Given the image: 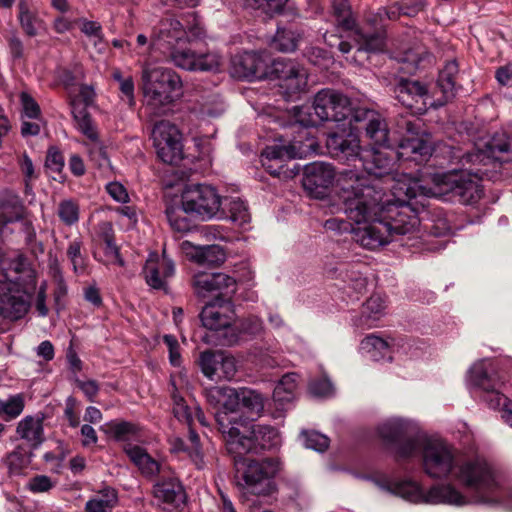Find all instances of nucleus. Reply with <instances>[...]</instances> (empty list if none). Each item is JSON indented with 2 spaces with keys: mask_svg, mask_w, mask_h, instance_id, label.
I'll return each instance as SVG.
<instances>
[{
  "mask_svg": "<svg viewBox=\"0 0 512 512\" xmlns=\"http://www.w3.org/2000/svg\"><path fill=\"white\" fill-rule=\"evenodd\" d=\"M272 73L278 79L279 87L288 97L300 93L307 86V71L295 61L276 59L272 62Z\"/></svg>",
  "mask_w": 512,
  "mask_h": 512,
  "instance_id": "18",
  "label": "nucleus"
},
{
  "mask_svg": "<svg viewBox=\"0 0 512 512\" xmlns=\"http://www.w3.org/2000/svg\"><path fill=\"white\" fill-rule=\"evenodd\" d=\"M386 308V297L380 294L372 295L363 305L361 315L354 320V325L362 329L375 327L386 314Z\"/></svg>",
  "mask_w": 512,
  "mask_h": 512,
  "instance_id": "29",
  "label": "nucleus"
},
{
  "mask_svg": "<svg viewBox=\"0 0 512 512\" xmlns=\"http://www.w3.org/2000/svg\"><path fill=\"white\" fill-rule=\"evenodd\" d=\"M453 479L464 486L470 495L463 494L450 483L432 486L427 491L410 479L394 480L380 477L374 480L380 490L414 504H447L466 506L481 504L505 506L512 510V489L507 491L493 466L482 456L460 458Z\"/></svg>",
  "mask_w": 512,
  "mask_h": 512,
  "instance_id": "3",
  "label": "nucleus"
},
{
  "mask_svg": "<svg viewBox=\"0 0 512 512\" xmlns=\"http://www.w3.org/2000/svg\"><path fill=\"white\" fill-rule=\"evenodd\" d=\"M497 81L504 86L512 85V64H507L497 69L496 71Z\"/></svg>",
  "mask_w": 512,
  "mask_h": 512,
  "instance_id": "64",
  "label": "nucleus"
},
{
  "mask_svg": "<svg viewBox=\"0 0 512 512\" xmlns=\"http://www.w3.org/2000/svg\"><path fill=\"white\" fill-rule=\"evenodd\" d=\"M124 452L145 476L160 474V479L154 485V496L169 508H177L185 503L186 494L178 478L170 468L153 459L144 448L127 444Z\"/></svg>",
  "mask_w": 512,
  "mask_h": 512,
  "instance_id": "7",
  "label": "nucleus"
},
{
  "mask_svg": "<svg viewBox=\"0 0 512 512\" xmlns=\"http://www.w3.org/2000/svg\"><path fill=\"white\" fill-rule=\"evenodd\" d=\"M229 213L231 221L244 228L250 223L251 215L247 204L240 198H232L229 202Z\"/></svg>",
  "mask_w": 512,
  "mask_h": 512,
  "instance_id": "44",
  "label": "nucleus"
},
{
  "mask_svg": "<svg viewBox=\"0 0 512 512\" xmlns=\"http://www.w3.org/2000/svg\"><path fill=\"white\" fill-rule=\"evenodd\" d=\"M301 33L291 28H278L270 45L280 52H293L297 49Z\"/></svg>",
  "mask_w": 512,
  "mask_h": 512,
  "instance_id": "35",
  "label": "nucleus"
},
{
  "mask_svg": "<svg viewBox=\"0 0 512 512\" xmlns=\"http://www.w3.org/2000/svg\"><path fill=\"white\" fill-rule=\"evenodd\" d=\"M160 131L164 130L165 133H161V137L165 142L174 140L175 137H179V129L176 125L170 123L169 121H160L154 125L153 131H157L160 129Z\"/></svg>",
  "mask_w": 512,
  "mask_h": 512,
  "instance_id": "60",
  "label": "nucleus"
},
{
  "mask_svg": "<svg viewBox=\"0 0 512 512\" xmlns=\"http://www.w3.org/2000/svg\"><path fill=\"white\" fill-rule=\"evenodd\" d=\"M309 391L316 397H327L332 394L333 386L331 382L324 377L319 380H312L309 384Z\"/></svg>",
  "mask_w": 512,
  "mask_h": 512,
  "instance_id": "56",
  "label": "nucleus"
},
{
  "mask_svg": "<svg viewBox=\"0 0 512 512\" xmlns=\"http://www.w3.org/2000/svg\"><path fill=\"white\" fill-rule=\"evenodd\" d=\"M241 331L252 336L258 335L263 331V322L257 316H249L241 322Z\"/></svg>",
  "mask_w": 512,
  "mask_h": 512,
  "instance_id": "57",
  "label": "nucleus"
},
{
  "mask_svg": "<svg viewBox=\"0 0 512 512\" xmlns=\"http://www.w3.org/2000/svg\"><path fill=\"white\" fill-rule=\"evenodd\" d=\"M46 289L47 283L43 281L38 289L36 299H35V309L39 316L45 317L48 315L49 309L46 305Z\"/></svg>",
  "mask_w": 512,
  "mask_h": 512,
  "instance_id": "61",
  "label": "nucleus"
},
{
  "mask_svg": "<svg viewBox=\"0 0 512 512\" xmlns=\"http://www.w3.org/2000/svg\"><path fill=\"white\" fill-rule=\"evenodd\" d=\"M245 409L251 416H259L264 409L262 395L248 388H241V409Z\"/></svg>",
  "mask_w": 512,
  "mask_h": 512,
  "instance_id": "40",
  "label": "nucleus"
},
{
  "mask_svg": "<svg viewBox=\"0 0 512 512\" xmlns=\"http://www.w3.org/2000/svg\"><path fill=\"white\" fill-rule=\"evenodd\" d=\"M18 19L22 29L29 36H35L41 28L43 22L38 17L36 11L30 9L29 4L25 0H21L18 4Z\"/></svg>",
  "mask_w": 512,
  "mask_h": 512,
  "instance_id": "37",
  "label": "nucleus"
},
{
  "mask_svg": "<svg viewBox=\"0 0 512 512\" xmlns=\"http://www.w3.org/2000/svg\"><path fill=\"white\" fill-rule=\"evenodd\" d=\"M174 272V262L166 257L165 253L162 257L157 253H151L143 268L146 283L153 289H165L167 280Z\"/></svg>",
  "mask_w": 512,
  "mask_h": 512,
  "instance_id": "24",
  "label": "nucleus"
},
{
  "mask_svg": "<svg viewBox=\"0 0 512 512\" xmlns=\"http://www.w3.org/2000/svg\"><path fill=\"white\" fill-rule=\"evenodd\" d=\"M181 204L189 214L202 220L216 217L221 210V197L216 189L206 184L186 185L181 193Z\"/></svg>",
  "mask_w": 512,
  "mask_h": 512,
  "instance_id": "14",
  "label": "nucleus"
},
{
  "mask_svg": "<svg viewBox=\"0 0 512 512\" xmlns=\"http://www.w3.org/2000/svg\"><path fill=\"white\" fill-rule=\"evenodd\" d=\"M20 99L23 107V116L29 119H38L40 115V107L37 102L25 92L21 93Z\"/></svg>",
  "mask_w": 512,
  "mask_h": 512,
  "instance_id": "53",
  "label": "nucleus"
},
{
  "mask_svg": "<svg viewBox=\"0 0 512 512\" xmlns=\"http://www.w3.org/2000/svg\"><path fill=\"white\" fill-rule=\"evenodd\" d=\"M16 433L21 439L27 441L31 446H38L43 441L42 418L30 415L24 417L19 421Z\"/></svg>",
  "mask_w": 512,
  "mask_h": 512,
  "instance_id": "32",
  "label": "nucleus"
},
{
  "mask_svg": "<svg viewBox=\"0 0 512 512\" xmlns=\"http://www.w3.org/2000/svg\"><path fill=\"white\" fill-rule=\"evenodd\" d=\"M158 40L155 38L154 29L151 35L148 36L145 33H139L136 37L135 53L137 55H150L154 50Z\"/></svg>",
  "mask_w": 512,
  "mask_h": 512,
  "instance_id": "51",
  "label": "nucleus"
},
{
  "mask_svg": "<svg viewBox=\"0 0 512 512\" xmlns=\"http://www.w3.org/2000/svg\"><path fill=\"white\" fill-rule=\"evenodd\" d=\"M25 207L18 194L10 190L0 193V239L7 233L8 224L20 221Z\"/></svg>",
  "mask_w": 512,
  "mask_h": 512,
  "instance_id": "28",
  "label": "nucleus"
},
{
  "mask_svg": "<svg viewBox=\"0 0 512 512\" xmlns=\"http://www.w3.org/2000/svg\"><path fill=\"white\" fill-rule=\"evenodd\" d=\"M45 165L53 171H60L64 166L62 154L56 148H50L48 150Z\"/></svg>",
  "mask_w": 512,
  "mask_h": 512,
  "instance_id": "62",
  "label": "nucleus"
},
{
  "mask_svg": "<svg viewBox=\"0 0 512 512\" xmlns=\"http://www.w3.org/2000/svg\"><path fill=\"white\" fill-rule=\"evenodd\" d=\"M205 395L209 404L219 408L215 417L219 430L226 439L230 436V429L238 427L241 410V389L213 386L206 390Z\"/></svg>",
  "mask_w": 512,
  "mask_h": 512,
  "instance_id": "13",
  "label": "nucleus"
},
{
  "mask_svg": "<svg viewBox=\"0 0 512 512\" xmlns=\"http://www.w3.org/2000/svg\"><path fill=\"white\" fill-rule=\"evenodd\" d=\"M484 146L485 149L477 148L473 152L465 153L461 157L463 166L466 164H470L471 166H486L493 160H502L500 155L509 152L510 141L507 136L502 133L495 135L491 140L485 143Z\"/></svg>",
  "mask_w": 512,
  "mask_h": 512,
  "instance_id": "23",
  "label": "nucleus"
},
{
  "mask_svg": "<svg viewBox=\"0 0 512 512\" xmlns=\"http://www.w3.org/2000/svg\"><path fill=\"white\" fill-rule=\"evenodd\" d=\"M291 114L294 122L290 128L297 135L288 145L267 146L261 153L262 166L271 175H280L285 162L301 158L313 148L315 141L307 129L326 121L348 124V132L344 129L328 136L326 145L331 156L343 162H359L367 174L377 178L393 171L395 154L399 159L414 161L432 154L430 135L414 132L409 122L397 153L389 150V132L381 115L366 107H353L347 96L332 89L320 90L311 105L295 106Z\"/></svg>",
  "mask_w": 512,
  "mask_h": 512,
  "instance_id": "1",
  "label": "nucleus"
},
{
  "mask_svg": "<svg viewBox=\"0 0 512 512\" xmlns=\"http://www.w3.org/2000/svg\"><path fill=\"white\" fill-rule=\"evenodd\" d=\"M234 465L237 485L244 494L269 495L273 491V478L279 471L276 459L255 461L234 455Z\"/></svg>",
  "mask_w": 512,
  "mask_h": 512,
  "instance_id": "9",
  "label": "nucleus"
},
{
  "mask_svg": "<svg viewBox=\"0 0 512 512\" xmlns=\"http://www.w3.org/2000/svg\"><path fill=\"white\" fill-rule=\"evenodd\" d=\"M142 82L144 105L156 116L164 114L182 94L181 78L169 68L143 65Z\"/></svg>",
  "mask_w": 512,
  "mask_h": 512,
  "instance_id": "8",
  "label": "nucleus"
},
{
  "mask_svg": "<svg viewBox=\"0 0 512 512\" xmlns=\"http://www.w3.org/2000/svg\"><path fill=\"white\" fill-rule=\"evenodd\" d=\"M414 457L421 455L424 472L437 479L454 477L460 457L448 441L436 437H422Z\"/></svg>",
  "mask_w": 512,
  "mask_h": 512,
  "instance_id": "10",
  "label": "nucleus"
},
{
  "mask_svg": "<svg viewBox=\"0 0 512 512\" xmlns=\"http://www.w3.org/2000/svg\"><path fill=\"white\" fill-rule=\"evenodd\" d=\"M4 463L11 474H19L29 465L30 458L23 449L16 448L6 456Z\"/></svg>",
  "mask_w": 512,
  "mask_h": 512,
  "instance_id": "46",
  "label": "nucleus"
},
{
  "mask_svg": "<svg viewBox=\"0 0 512 512\" xmlns=\"http://www.w3.org/2000/svg\"><path fill=\"white\" fill-rule=\"evenodd\" d=\"M203 245H194L190 241L180 243L181 252L191 261L200 264Z\"/></svg>",
  "mask_w": 512,
  "mask_h": 512,
  "instance_id": "58",
  "label": "nucleus"
},
{
  "mask_svg": "<svg viewBox=\"0 0 512 512\" xmlns=\"http://www.w3.org/2000/svg\"><path fill=\"white\" fill-rule=\"evenodd\" d=\"M76 384L88 400L93 402L99 392L98 383L95 380L82 381L80 379H76Z\"/></svg>",
  "mask_w": 512,
  "mask_h": 512,
  "instance_id": "63",
  "label": "nucleus"
},
{
  "mask_svg": "<svg viewBox=\"0 0 512 512\" xmlns=\"http://www.w3.org/2000/svg\"><path fill=\"white\" fill-rule=\"evenodd\" d=\"M200 265H216L223 262L225 254L218 245H203Z\"/></svg>",
  "mask_w": 512,
  "mask_h": 512,
  "instance_id": "49",
  "label": "nucleus"
},
{
  "mask_svg": "<svg viewBox=\"0 0 512 512\" xmlns=\"http://www.w3.org/2000/svg\"><path fill=\"white\" fill-rule=\"evenodd\" d=\"M467 386L481 392L483 400L493 409L502 412L503 420L512 427V400L508 396V385L490 359L474 362L466 374Z\"/></svg>",
  "mask_w": 512,
  "mask_h": 512,
  "instance_id": "6",
  "label": "nucleus"
},
{
  "mask_svg": "<svg viewBox=\"0 0 512 512\" xmlns=\"http://www.w3.org/2000/svg\"><path fill=\"white\" fill-rule=\"evenodd\" d=\"M270 58L264 52H244L232 60L233 75L248 80L261 79L267 74Z\"/></svg>",
  "mask_w": 512,
  "mask_h": 512,
  "instance_id": "22",
  "label": "nucleus"
},
{
  "mask_svg": "<svg viewBox=\"0 0 512 512\" xmlns=\"http://www.w3.org/2000/svg\"><path fill=\"white\" fill-rule=\"evenodd\" d=\"M117 502L114 489H105L100 495L86 503V512H110Z\"/></svg>",
  "mask_w": 512,
  "mask_h": 512,
  "instance_id": "39",
  "label": "nucleus"
},
{
  "mask_svg": "<svg viewBox=\"0 0 512 512\" xmlns=\"http://www.w3.org/2000/svg\"><path fill=\"white\" fill-rule=\"evenodd\" d=\"M332 11L338 28L351 31L352 37L358 45V52H381L385 48V35L382 31L369 33L356 29L348 0H333Z\"/></svg>",
  "mask_w": 512,
  "mask_h": 512,
  "instance_id": "15",
  "label": "nucleus"
},
{
  "mask_svg": "<svg viewBox=\"0 0 512 512\" xmlns=\"http://www.w3.org/2000/svg\"><path fill=\"white\" fill-rule=\"evenodd\" d=\"M175 66L187 71H216L220 66V57L215 53H202L192 47L175 45L170 52Z\"/></svg>",
  "mask_w": 512,
  "mask_h": 512,
  "instance_id": "19",
  "label": "nucleus"
},
{
  "mask_svg": "<svg viewBox=\"0 0 512 512\" xmlns=\"http://www.w3.org/2000/svg\"><path fill=\"white\" fill-rule=\"evenodd\" d=\"M298 385L296 373L285 374L273 391V399L281 405L291 402L295 398V391Z\"/></svg>",
  "mask_w": 512,
  "mask_h": 512,
  "instance_id": "36",
  "label": "nucleus"
},
{
  "mask_svg": "<svg viewBox=\"0 0 512 512\" xmlns=\"http://www.w3.org/2000/svg\"><path fill=\"white\" fill-rule=\"evenodd\" d=\"M163 341L166 344L169 351V361L174 367L181 366V354L179 351V343L173 335H164Z\"/></svg>",
  "mask_w": 512,
  "mask_h": 512,
  "instance_id": "54",
  "label": "nucleus"
},
{
  "mask_svg": "<svg viewBox=\"0 0 512 512\" xmlns=\"http://www.w3.org/2000/svg\"><path fill=\"white\" fill-rule=\"evenodd\" d=\"M458 71L459 68L457 62L455 60H451L445 64L439 73L437 87L442 92L445 101L454 96Z\"/></svg>",
  "mask_w": 512,
  "mask_h": 512,
  "instance_id": "33",
  "label": "nucleus"
},
{
  "mask_svg": "<svg viewBox=\"0 0 512 512\" xmlns=\"http://www.w3.org/2000/svg\"><path fill=\"white\" fill-rule=\"evenodd\" d=\"M56 484L57 481L47 475H36L28 480L26 488L35 494L45 493L53 489Z\"/></svg>",
  "mask_w": 512,
  "mask_h": 512,
  "instance_id": "48",
  "label": "nucleus"
},
{
  "mask_svg": "<svg viewBox=\"0 0 512 512\" xmlns=\"http://www.w3.org/2000/svg\"><path fill=\"white\" fill-rule=\"evenodd\" d=\"M486 170L480 168H464L448 172L423 173L421 178L408 174H397L391 180L392 195L409 204L416 211L420 220V209L424 211L423 201L412 202L417 197H446L457 198L463 204L477 202L483 193L480 181Z\"/></svg>",
  "mask_w": 512,
  "mask_h": 512,
  "instance_id": "4",
  "label": "nucleus"
},
{
  "mask_svg": "<svg viewBox=\"0 0 512 512\" xmlns=\"http://www.w3.org/2000/svg\"><path fill=\"white\" fill-rule=\"evenodd\" d=\"M392 172L385 175L390 194L383 192L368 176L357 170H343L336 179L337 195L347 218L339 217L324 222V228L336 233L352 232L362 247L376 250L387 245L395 235L414 237L419 232V219L409 204L401 203L392 195Z\"/></svg>",
  "mask_w": 512,
  "mask_h": 512,
  "instance_id": "2",
  "label": "nucleus"
},
{
  "mask_svg": "<svg viewBox=\"0 0 512 512\" xmlns=\"http://www.w3.org/2000/svg\"><path fill=\"white\" fill-rule=\"evenodd\" d=\"M200 319L202 325L209 330L229 328L236 319L234 305L230 298L216 297L202 308Z\"/></svg>",
  "mask_w": 512,
  "mask_h": 512,
  "instance_id": "20",
  "label": "nucleus"
},
{
  "mask_svg": "<svg viewBox=\"0 0 512 512\" xmlns=\"http://www.w3.org/2000/svg\"><path fill=\"white\" fill-rule=\"evenodd\" d=\"M188 378L186 371L181 369L170 375V393L173 401L174 416L182 422L187 423L189 426L193 422V412L191 408L185 403L181 392L188 388Z\"/></svg>",
  "mask_w": 512,
  "mask_h": 512,
  "instance_id": "27",
  "label": "nucleus"
},
{
  "mask_svg": "<svg viewBox=\"0 0 512 512\" xmlns=\"http://www.w3.org/2000/svg\"><path fill=\"white\" fill-rule=\"evenodd\" d=\"M57 215L63 224L73 226L79 221L80 206L73 199H64L58 204Z\"/></svg>",
  "mask_w": 512,
  "mask_h": 512,
  "instance_id": "42",
  "label": "nucleus"
},
{
  "mask_svg": "<svg viewBox=\"0 0 512 512\" xmlns=\"http://www.w3.org/2000/svg\"><path fill=\"white\" fill-rule=\"evenodd\" d=\"M247 2L252 9L269 17L285 11L295 14V7L290 0H247Z\"/></svg>",
  "mask_w": 512,
  "mask_h": 512,
  "instance_id": "34",
  "label": "nucleus"
},
{
  "mask_svg": "<svg viewBox=\"0 0 512 512\" xmlns=\"http://www.w3.org/2000/svg\"><path fill=\"white\" fill-rule=\"evenodd\" d=\"M25 397L22 393L9 396L6 400H0V417L7 420L15 419L23 412Z\"/></svg>",
  "mask_w": 512,
  "mask_h": 512,
  "instance_id": "41",
  "label": "nucleus"
},
{
  "mask_svg": "<svg viewBox=\"0 0 512 512\" xmlns=\"http://www.w3.org/2000/svg\"><path fill=\"white\" fill-rule=\"evenodd\" d=\"M336 177L334 167L325 162H314L305 167L303 186L309 195L324 199Z\"/></svg>",
  "mask_w": 512,
  "mask_h": 512,
  "instance_id": "21",
  "label": "nucleus"
},
{
  "mask_svg": "<svg viewBox=\"0 0 512 512\" xmlns=\"http://www.w3.org/2000/svg\"><path fill=\"white\" fill-rule=\"evenodd\" d=\"M394 93L398 101L405 107L421 112L426 109L429 96L425 85L418 81L401 80L395 87Z\"/></svg>",
  "mask_w": 512,
  "mask_h": 512,
  "instance_id": "26",
  "label": "nucleus"
},
{
  "mask_svg": "<svg viewBox=\"0 0 512 512\" xmlns=\"http://www.w3.org/2000/svg\"><path fill=\"white\" fill-rule=\"evenodd\" d=\"M300 438L306 448L317 452H323L329 446L328 437L316 431H303Z\"/></svg>",
  "mask_w": 512,
  "mask_h": 512,
  "instance_id": "47",
  "label": "nucleus"
},
{
  "mask_svg": "<svg viewBox=\"0 0 512 512\" xmlns=\"http://www.w3.org/2000/svg\"><path fill=\"white\" fill-rule=\"evenodd\" d=\"M192 285L199 298H231L237 288L236 280L224 273H197L193 277Z\"/></svg>",
  "mask_w": 512,
  "mask_h": 512,
  "instance_id": "17",
  "label": "nucleus"
},
{
  "mask_svg": "<svg viewBox=\"0 0 512 512\" xmlns=\"http://www.w3.org/2000/svg\"><path fill=\"white\" fill-rule=\"evenodd\" d=\"M119 90L121 93V98L123 101H126V103L132 107L135 104V97H134V82L132 77H126L125 80L122 81L121 84H119Z\"/></svg>",
  "mask_w": 512,
  "mask_h": 512,
  "instance_id": "59",
  "label": "nucleus"
},
{
  "mask_svg": "<svg viewBox=\"0 0 512 512\" xmlns=\"http://www.w3.org/2000/svg\"><path fill=\"white\" fill-rule=\"evenodd\" d=\"M359 349L373 361H390L392 359L391 343L375 334H369L360 342Z\"/></svg>",
  "mask_w": 512,
  "mask_h": 512,
  "instance_id": "31",
  "label": "nucleus"
},
{
  "mask_svg": "<svg viewBox=\"0 0 512 512\" xmlns=\"http://www.w3.org/2000/svg\"><path fill=\"white\" fill-rule=\"evenodd\" d=\"M88 154L91 161L98 166V168L103 170L110 168V160L104 147L98 140L90 144L88 147Z\"/></svg>",
  "mask_w": 512,
  "mask_h": 512,
  "instance_id": "50",
  "label": "nucleus"
},
{
  "mask_svg": "<svg viewBox=\"0 0 512 512\" xmlns=\"http://www.w3.org/2000/svg\"><path fill=\"white\" fill-rule=\"evenodd\" d=\"M106 192L110 195V197L119 203H127L129 202V194L127 189L118 181H112L106 184L105 186Z\"/></svg>",
  "mask_w": 512,
  "mask_h": 512,
  "instance_id": "52",
  "label": "nucleus"
},
{
  "mask_svg": "<svg viewBox=\"0 0 512 512\" xmlns=\"http://www.w3.org/2000/svg\"><path fill=\"white\" fill-rule=\"evenodd\" d=\"M377 431L387 444L394 446L396 455L402 459L414 457L417 445L424 436L416 422L401 417L386 419Z\"/></svg>",
  "mask_w": 512,
  "mask_h": 512,
  "instance_id": "11",
  "label": "nucleus"
},
{
  "mask_svg": "<svg viewBox=\"0 0 512 512\" xmlns=\"http://www.w3.org/2000/svg\"><path fill=\"white\" fill-rule=\"evenodd\" d=\"M101 246L103 247V251H104V255H105L104 263L106 265L117 264L121 267L124 266V264H125L124 260L120 256L119 248L116 245L115 241H111V242L102 244Z\"/></svg>",
  "mask_w": 512,
  "mask_h": 512,
  "instance_id": "55",
  "label": "nucleus"
},
{
  "mask_svg": "<svg viewBox=\"0 0 512 512\" xmlns=\"http://www.w3.org/2000/svg\"><path fill=\"white\" fill-rule=\"evenodd\" d=\"M212 365H220L221 380H232L238 371L237 361L232 355L223 352L204 351L200 354L202 373L210 380H215V370Z\"/></svg>",
  "mask_w": 512,
  "mask_h": 512,
  "instance_id": "25",
  "label": "nucleus"
},
{
  "mask_svg": "<svg viewBox=\"0 0 512 512\" xmlns=\"http://www.w3.org/2000/svg\"><path fill=\"white\" fill-rule=\"evenodd\" d=\"M152 131V137L154 140V146L157 151L158 157L164 162L168 164L177 163L182 159L183 156V144H182V135L179 132V137H175L174 140L165 142L161 137V133H165L164 130L160 131Z\"/></svg>",
  "mask_w": 512,
  "mask_h": 512,
  "instance_id": "30",
  "label": "nucleus"
},
{
  "mask_svg": "<svg viewBox=\"0 0 512 512\" xmlns=\"http://www.w3.org/2000/svg\"><path fill=\"white\" fill-rule=\"evenodd\" d=\"M0 316L11 321L24 317L30 308V293L36 288L32 270L26 269L25 258L18 254L0 257Z\"/></svg>",
  "mask_w": 512,
  "mask_h": 512,
  "instance_id": "5",
  "label": "nucleus"
},
{
  "mask_svg": "<svg viewBox=\"0 0 512 512\" xmlns=\"http://www.w3.org/2000/svg\"><path fill=\"white\" fill-rule=\"evenodd\" d=\"M249 435L241 432L238 427L230 429V436L226 438L227 451L232 455H245L257 452L258 449H271L280 444V435L276 428L253 424L248 429Z\"/></svg>",
  "mask_w": 512,
  "mask_h": 512,
  "instance_id": "12",
  "label": "nucleus"
},
{
  "mask_svg": "<svg viewBox=\"0 0 512 512\" xmlns=\"http://www.w3.org/2000/svg\"><path fill=\"white\" fill-rule=\"evenodd\" d=\"M186 28L183 24L171 17L163 18L157 27L154 28L155 38L158 42L163 41L169 46L180 44L181 41L187 40L193 42L201 40L205 37V30L196 13L187 15L185 19Z\"/></svg>",
  "mask_w": 512,
  "mask_h": 512,
  "instance_id": "16",
  "label": "nucleus"
},
{
  "mask_svg": "<svg viewBox=\"0 0 512 512\" xmlns=\"http://www.w3.org/2000/svg\"><path fill=\"white\" fill-rule=\"evenodd\" d=\"M185 214H188L181 206H168L166 216L171 228L177 232H188L191 228V222Z\"/></svg>",
  "mask_w": 512,
  "mask_h": 512,
  "instance_id": "43",
  "label": "nucleus"
},
{
  "mask_svg": "<svg viewBox=\"0 0 512 512\" xmlns=\"http://www.w3.org/2000/svg\"><path fill=\"white\" fill-rule=\"evenodd\" d=\"M73 115L77 129L91 142L98 140V132L86 108H78V106L74 104Z\"/></svg>",
  "mask_w": 512,
  "mask_h": 512,
  "instance_id": "38",
  "label": "nucleus"
},
{
  "mask_svg": "<svg viewBox=\"0 0 512 512\" xmlns=\"http://www.w3.org/2000/svg\"><path fill=\"white\" fill-rule=\"evenodd\" d=\"M105 426V431L111 434L116 440L126 442L124 443L123 448L125 445L130 444V442L127 441L131 436H134L137 433L136 426L129 422H110ZM131 445L133 444L131 443Z\"/></svg>",
  "mask_w": 512,
  "mask_h": 512,
  "instance_id": "45",
  "label": "nucleus"
}]
</instances>
